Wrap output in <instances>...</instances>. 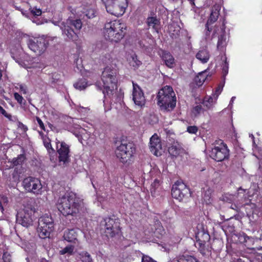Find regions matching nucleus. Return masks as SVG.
<instances>
[{
    "label": "nucleus",
    "instance_id": "f257e3e1",
    "mask_svg": "<svg viewBox=\"0 0 262 262\" xmlns=\"http://www.w3.org/2000/svg\"><path fill=\"white\" fill-rule=\"evenodd\" d=\"M57 208L64 216H76L79 212L80 203L76 193L67 191L58 198Z\"/></svg>",
    "mask_w": 262,
    "mask_h": 262
},
{
    "label": "nucleus",
    "instance_id": "f03ea898",
    "mask_svg": "<svg viewBox=\"0 0 262 262\" xmlns=\"http://www.w3.org/2000/svg\"><path fill=\"white\" fill-rule=\"evenodd\" d=\"M119 73L117 69L109 66L106 67L102 72L101 79L103 82V89L97 83L96 86L102 91L104 97L111 98L115 92L117 86Z\"/></svg>",
    "mask_w": 262,
    "mask_h": 262
},
{
    "label": "nucleus",
    "instance_id": "7ed1b4c3",
    "mask_svg": "<svg viewBox=\"0 0 262 262\" xmlns=\"http://www.w3.org/2000/svg\"><path fill=\"white\" fill-rule=\"evenodd\" d=\"M127 26L121 19H116L106 22L103 28L105 39L111 42H118L125 36Z\"/></svg>",
    "mask_w": 262,
    "mask_h": 262
},
{
    "label": "nucleus",
    "instance_id": "20e7f679",
    "mask_svg": "<svg viewBox=\"0 0 262 262\" xmlns=\"http://www.w3.org/2000/svg\"><path fill=\"white\" fill-rule=\"evenodd\" d=\"M157 104L161 110L169 112L176 105L177 98L172 88L166 85L161 89L157 96Z\"/></svg>",
    "mask_w": 262,
    "mask_h": 262
},
{
    "label": "nucleus",
    "instance_id": "39448f33",
    "mask_svg": "<svg viewBox=\"0 0 262 262\" xmlns=\"http://www.w3.org/2000/svg\"><path fill=\"white\" fill-rule=\"evenodd\" d=\"M81 28L82 22L79 19L74 20L68 19L66 23H62L60 27L62 34L65 35L69 40L75 43L79 39L78 32Z\"/></svg>",
    "mask_w": 262,
    "mask_h": 262
},
{
    "label": "nucleus",
    "instance_id": "423d86ee",
    "mask_svg": "<svg viewBox=\"0 0 262 262\" xmlns=\"http://www.w3.org/2000/svg\"><path fill=\"white\" fill-rule=\"evenodd\" d=\"M135 152L136 146L132 142L121 141L120 145L117 146L116 150L117 158L123 163L130 161Z\"/></svg>",
    "mask_w": 262,
    "mask_h": 262
},
{
    "label": "nucleus",
    "instance_id": "0eeeda50",
    "mask_svg": "<svg viewBox=\"0 0 262 262\" xmlns=\"http://www.w3.org/2000/svg\"><path fill=\"white\" fill-rule=\"evenodd\" d=\"M210 151V157L215 161L221 162L229 158V149L222 140H215Z\"/></svg>",
    "mask_w": 262,
    "mask_h": 262
},
{
    "label": "nucleus",
    "instance_id": "6e6552de",
    "mask_svg": "<svg viewBox=\"0 0 262 262\" xmlns=\"http://www.w3.org/2000/svg\"><path fill=\"white\" fill-rule=\"evenodd\" d=\"M22 186L27 192L36 195H41L44 192L40 180L35 177H28L25 178L22 182Z\"/></svg>",
    "mask_w": 262,
    "mask_h": 262
},
{
    "label": "nucleus",
    "instance_id": "1a4fd4ad",
    "mask_svg": "<svg viewBox=\"0 0 262 262\" xmlns=\"http://www.w3.org/2000/svg\"><path fill=\"white\" fill-rule=\"evenodd\" d=\"M101 224L104 226V232L107 237H113L121 231L119 220L115 216L105 217Z\"/></svg>",
    "mask_w": 262,
    "mask_h": 262
},
{
    "label": "nucleus",
    "instance_id": "9d476101",
    "mask_svg": "<svg viewBox=\"0 0 262 262\" xmlns=\"http://www.w3.org/2000/svg\"><path fill=\"white\" fill-rule=\"evenodd\" d=\"M38 229L41 238L49 236L54 229V222L52 217L48 214L41 216L39 219Z\"/></svg>",
    "mask_w": 262,
    "mask_h": 262
},
{
    "label": "nucleus",
    "instance_id": "9b49d317",
    "mask_svg": "<svg viewBox=\"0 0 262 262\" xmlns=\"http://www.w3.org/2000/svg\"><path fill=\"white\" fill-rule=\"evenodd\" d=\"M172 196L179 201H183L191 195L190 189L184 183L177 181L172 187Z\"/></svg>",
    "mask_w": 262,
    "mask_h": 262
},
{
    "label": "nucleus",
    "instance_id": "f8f14e48",
    "mask_svg": "<svg viewBox=\"0 0 262 262\" xmlns=\"http://www.w3.org/2000/svg\"><path fill=\"white\" fill-rule=\"evenodd\" d=\"M34 212V210L32 208L25 207L17 212L16 216L17 223L25 227H29L32 225Z\"/></svg>",
    "mask_w": 262,
    "mask_h": 262
},
{
    "label": "nucleus",
    "instance_id": "ddd939ff",
    "mask_svg": "<svg viewBox=\"0 0 262 262\" xmlns=\"http://www.w3.org/2000/svg\"><path fill=\"white\" fill-rule=\"evenodd\" d=\"M127 6V0H115L105 8L108 13L118 17L125 13Z\"/></svg>",
    "mask_w": 262,
    "mask_h": 262
},
{
    "label": "nucleus",
    "instance_id": "4468645a",
    "mask_svg": "<svg viewBox=\"0 0 262 262\" xmlns=\"http://www.w3.org/2000/svg\"><path fill=\"white\" fill-rule=\"evenodd\" d=\"M48 45L47 40L42 37L29 39L28 41V46L29 49L39 55L46 51Z\"/></svg>",
    "mask_w": 262,
    "mask_h": 262
},
{
    "label": "nucleus",
    "instance_id": "2eb2a0df",
    "mask_svg": "<svg viewBox=\"0 0 262 262\" xmlns=\"http://www.w3.org/2000/svg\"><path fill=\"white\" fill-rule=\"evenodd\" d=\"M210 238L209 234L204 231H199L196 234V247L203 255L209 252L208 245L207 246L206 244L209 241Z\"/></svg>",
    "mask_w": 262,
    "mask_h": 262
},
{
    "label": "nucleus",
    "instance_id": "dca6fc26",
    "mask_svg": "<svg viewBox=\"0 0 262 262\" xmlns=\"http://www.w3.org/2000/svg\"><path fill=\"white\" fill-rule=\"evenodd\" d=\"M56 152L58 154V160L59 162L64 164L69 162L70 161V146L64 142L57 141L56 142Z\"/></svg>",
    "mask_w": 262,
    "mask_h": 262
},
{
    "label": "nucleus",
    "instance_id": "f3484780",
    "mask_svg": "<svg viewBox=\"0 0 262 262\" xmlns=\"http://www.w3.org/2000/svg\"><path fill=\"white\" fill-rule=\"evenodd\" d=\"M133 100L136 105L142 107L146 102L144 93L137 84L133 82Z\"/></svg>",
    "mask_w": 262,
    "mask_h": 262
},
{
    "label": "nucleus",
    "instance_id": "a211bd4d",
    "mask_svg": "<svg viewBox=\"0 0 262 262\" xmlns=\"http://www.w3.org/2000/svg\"><path fill=\"white\" fill-rule=\"evenodd\" d=\"M221 9V6L217 4L214 5L212 7L211 14L205 25V30H207L206 35H209L210 32L212 31V29L210 26L217 20L220 14Z\"/></svg>",
    "mask_w": 262,
    "mask_h": 262
},
{
    "label": "nucleus",
    "instance_id": "6ab92c4d",
    "mask_svg": "<svg viewBox=\"0 0 262 262\" xmlns=\"http://www.w3.org/2000/svg\"><path fill=\"white\" fill-rule=\"evenodd\" d=\"M149 148L150 151L156 156L158 155L159 150L162 149L161 139L155 134L150 139Z\"/></svg>",
    "mask_w": 262,
    "mask_h": 262
},
{
    "label": "nucleus",
    "instance_id": "aec40b11",
    "mask_svg": "<svg viewBox=\"0 0 262 262\" xmlns=\"http://www.w3.org/2000/svg\"><path fill=\"white\" fill-rule=\"evenodd\" d=\"M150 16L146 18V23L149 28H151L156 32L158 33L161 28V21L158 18L153 12L150 13Z\"/></svg>",
    "mask_w": 262,
    "mask_h": 262
},
{
    "label": "nucleus",
    "instance_id": "412c9836",
    "mask_svg": "<svg viewBox=\"0 0 262 262\" xmlns=\"http://www.w3.org/2000/svg\"><path fill=\"white\" fill-rule=\"evenodd\" d=\"M151 232L152 236L160 239L165 234V231L161 222L157 221L151 226Z\"/></svg>",
    "mask_w": 262,
    "mask_h": 262
},
{
    "label": "nucleus",
    "instance_id": "4be33fe9",
    "mask_svg": "<svg viewBox=\"0 0 262 262\" xmlns=\"http://www.w3.org/2000/svg\"><path fill=\"white\" fill-rule=\"evenodd\" d=\"M161 58L167 67L172 68L174 67V58L170 52L163 50L162 51Z\"/></svg>",
    "mask_w": 262,
    "mask_h": 262
},
{
    "label": "nucleus",
    "instance_id": "5701e85b",
    "mask_svg": "<svg viewBox=\"0 0 262 262\" xmlns=\"http://www.w3.org/2000/svg\"><path fill=\"white\" fill-rule=\"evenodd\" d=\"M78 234L75 229H68L64 232V239L70 243H74L77 241Z\"/></svg>",
    "mask_w": 262,
    "mask_h": 262
},
{
    "label": "nucleus",
    "instance_id": "b1692460",
    "mask_svg": "<svg viewBox=\"0 0 262 262\" xmlns=\"http://www.w3.org/2000/svg\"><path fill=\"white\" fill-rule=\"evenodd\" d=\"M207 76L208 74L206 71L202 72L194 77L193 82L191 83V84H195L196 86L200 87L203 85L205 81L207 79Z\"/></svg>",
    "mask_w": 262,
    "mask_h": 262
},
{
    "label": "nucleus",
    "instance_id": "393cba45",
    "mask_svg": "<svg viewBox=\"0 0 262 262\" xmlns=\"http://www.w3.org/2000/svg\"><path fill=\"white\" fill-rule=\"evenodd\" d=\"M42 141L43 145L47 149L48 152L49 154L51 160H54V156L56 155V152L55 149L52 146L51 143V140L49 138H48L47 139H45Z\"/></svg>",
    "mask_w": 262,
    "mask_h": 262
},
{
    "label": "nucleus",
    "instance_id": "a878e982",
    "mask_svg": "<svg viewBox=\"0 0 262 262\" xmlns=\"http://www.w3.org/2000/svg\"><path fill=\"white\" fill-rule=\"evenodd\" d=\"M196 58L201 61L203 63L207 62L210 58V54L208 50L203 49L200 50L196 54Z\"/></svg>",
    "mask_w": 262,
    "mask_h": 262
},
{
    "label": "nucleus",
    "instance_id": "bb28decb",
    "mask_svg": "<svg viewBox=\"0 0 262 262\" xmlns=\"http://www.w3.org/2000/svg\"><path fill=\"white\" fill-rule=\"evenodd\" d=\"M128 62L129 65L133 67L135 70L138 69L142 64V62L138 59V56L135 53L130 56Z\"/></svg>",
    "mask_w": 262,
    "mask_h": 262
},
{
    "label": "nucleus",
    "instance_id": "cd10ccee",
    "mask_svg": "<svg viewBox=\"0 0 262 262\" xmlns=\"http://www.w3.org/2000/svg\"><path fill=\"white\" fill-rule=\"evenodd\" d=\"M178 262H200L194 256L190 255H183L177 257Z\"/></svg>",
    "mask_w": 262,
    "mask_h": 262
},
{
    "label": "nucleus",
    "instance_id": "c85d7f7f",
    "mask_svg": "<svg viewBox=\"0 0 262 262\" xmlns=\"http://www.w3.org/2000/svg\"><path fill=\"white\" fill-rule=\"evenodd\" d=\"M88 85V81L85 78L79 79L74 84V88L80 91L85 89Z\"/></svg>",
    "mask_w": 262,
    "mask_h": 262
},
{
    "label": "nucleus",
    "instance_id": "c756f323",
    "mask_svg": "<svg viewBox=\"0 0 262 262\" xmlns=\"http://www.w3.org/2000/svg\"><path fill=\"white\" fill-rule=\"evenodd\" d=\"M216 101L212 96H205L203 99V104L207 109H210L213 107Z\"/></svg>",
    "mask_w": 262,
    "mask_h": 262
},
{
    "label": "nucleus",
    "instance_id": "7c9ffc66",
    "mask_svg": "<svg viewBox=\"0 0 262 262\" xmlns=\"http://www.w3.org/2000/svg\"><path fill=\"white\" fill-rule=\"evenodd\" d=\"M26 159V158L24 154H20L16 158L12 159L11 163L13 166L21 165Z\"/></svg>",
    "mask_w": 262,
    "mask_h": 262
},
{
    "label": "nucleus",
    "instance_id": "2f4dec72",
    "mask_svg": "<svg viewBox=\"0 0 262 262\" xmlns=\"http://www.w3.org/2000/svg\"><path fill=\"white\" fill-rule=\"evenodd\" d=\"M222 228L226 234L228 233H232L235 230L234 225L229 222H224L222 226Z\"/></svg>",
    "mask_w": 262,
    "mask_h": 262
},
{
    "label": "nucleus",
    "instance_id": "473e14b6",
    "mask_svg": "<svg viewBox=\"0 0 262 262\" xmlns=\"http://www.w3.org/2000/svg\"><path fill=\"white\" fill-rule=\"evenodd\" d=\"M181 149L176 145H171L168 148V152L172 156L177 157L181 152Z\"/></svg>",
    "mask_w": 262,
    "mask_h": 262
},
{
    "label": "nucleus",
    "instance_id": "72a5a7b5",
    "mask_svg": "<svg viewBox=\"0 0 262 262\" xmlns=\"http://www.w3.org/2000/svg\"><path fill=\"white\" fill-rule=\"evenodd\" d=\"M79 255L82 262H93L92 257L88 252L82 251Z\"/></svg>",
    "mask_w": 262,
    "mask_h": 262
},
{
    "label": "nucleus",
    "instance_id": "f704fd0d",
    "mask_svg": "<svg viewBox=\"0 0 262 262\" xmlns=\"http://www.w3.org/2000/svg\"><path fill=\"white\" fill-rule=\"evenodd\" d=\"M27 4L29 5V10L32 15L35 17L39 16L41 15L42 11L40 8H37L36 7H32L28 2H27Z\"/></svg>",
    "mask_w": 262,
    "mask_h": 262
},
{
    "label": "nucleus",
    "instance_id": "c9c22d12",
    "mask_svg": "<svg viewBox=\"0 0 262 262\" xmlns=\"http://www.w3.org/2000/svg\"><path fill=\"white\" fill-rule=\"evenodd\" d=\"M74 250V246L73 245H70L66 246L63 249L60 251V254L63 255L66 253L72 255Z\"/></svg>",
    "mask_w": 262,
    "mask_h": 262
},
{
    "label": "nucleus",
    "instance_id": "e433bc0d",
    "mask_svg": "<svg viewBox=\"0 0 262 262\" xmlns=\"http://www.w3.org/2000/svg\"><path fill=\"white\" fill-rule=\"evenodd\" d=\"M224 85V83H220L215 89V92L212 94V96L214 98L215 100H217L219 95L221 93L223 90Z\"/></svg>",
    "mask_w": 262,
    "mask_h": 262
},
{
    "label": "nucleus",
    "instance_id": "4c0bfd02",
    "mask_svg": "<svg viewBox=\"0 0 262 262\" xmlns=\"http://www.w3.org/2000/svg\"><path fill=\"white\" fill-rule=\"evenodd\" d=\"M84 13L88 18H92L96 16V10L93 8H89L85 10Z\"/></svg>",
    "mask_w": 262,
    "mask_h": 262
},
{
    "label": "nucleus",
    "instance_id": "58836bf2",
    "mask_svg": "<svg viewBox=\"0 0 262 262\" xmlns=\"http://www.w3.org/2000/svg\"><path fill=\"white\" fill-rule=\"evenodd\" d=\"M228 70H229L228 63L227 62V58L225 57V59L224 60V64L223 65V67H222V74H223V77L224 79H225L226 76L228 73Z\"/></svg>",
    "mask_w": 262,
    "mask_h": 262
},
{
    "label": "nucleus",
    "instance_id": "ea45409f",
    "mask_svg": "<svg viewBox=\"0 0 262 262\" xmlns=\"http://www.w3.org/2000/svg\"><path fill=\"white\" fill-rule=\"evenodd\" d=\"M237 236L238 237V242L241 243L245 245V243L246 242V240L248 238V235L244 232L242 233H239Z\"/></svg>",
    "mask_w": 262,
    "mask_h": 262
},
{
    "label": "nucleus",
    "instance_id": "a19ab883",
    "mask_svg": "<svg viewBox=\"0 0 262 262\" xmlns=\"http://www.w3.org/2000/svg\"><path fill=\"white\" fill-rule=\"evenodd\" d=\"M254 238L251 236H248V238L245 245L249 249H254V248L252 247L254 245Z\"/></svg>",
    "mask_w": 262,
    "mask_h": 262
},
{
    "label": "nucleus",
    "instance_id": "79ce46f5",
    "mask_svg": "<svg viewBox=\"0 0 262 262\" xmlns=\"http://www.w3.org/2000/svg\"><path fill=\"white\" fill-rule=\"evenodd\" d=\"M3 262H11V255L8 252H4L3 255Z\"/></svg>",
    "mask_w": 262,
    "mask_h": 262
},
{
    "label": "nucleus",
    "instance_id": "37998d69",
    "mask_svg": "<svg viewBox=\"0 0 262 262\" xmlns=\"http://www.w3.org/2000/svg\"><path fill=\"white\" fill-rule=\"evenodd\" d=\"M14 97L19 104H21L23 103V101H24V99L18 93L15 92L14 93Z\"/></svg>",
    "mask_w": 262,
    "mask_h": 262
},
{
    "label": "nucleus",
    "instance_id": "c03bdc74",
    "mask_svg": "<svg viewBox=\"0 0 262 262\" xmlns=\"http://www.w3.org/2000/svg\"><path fill=\"white\" fill-rule=\"evenodd\" d=\"M187 131L190 134H195L198 131V128L196 126H188Z\"/></svg>",
    "mask_w": 262,
    "mask_h": 262
},
{
    "label": "nucleus",
    "instance_id": "a18cd8bd",
    "mask_svg": "<svg viewBox=\"0 0 262 262\" xmlns=\"http://www.w3.org/2000/svg\"><path fill=\"white\" fill-rule=\"evenodd\" d=\"M35 119H36V121L37 122V123L38 124L40 129L46 132L45 124H44L43 122H42V121L41 120V119L39 117H37V116H36Z\"/></svg>",
    "mask_w": 262,
    "mask_h": 262
},
{
    "label": "nucleus",
    "instance_id": "49530a36",
    "mask_svg": "<svg viewBox=\"0 0 262 262\" xmlns=\"http://www.w3.org/2000/svg\"><path fill=\"white\" fill-rule=\"evenodd\" d=\"M0 113L4 115L6 118L10 120H12V116L11 114H8L5 110L0 105Z\"/></svg>",
    "mask_w": 262,
    "mask_h": 262
},
{
    "label": "nucleus",
    "instance_id": "de8ad7c7",
    "mask_svg": "<svg viewBox=\"0 0 262 262\" xmlns=\"http://www.w3.org/2000/svg\"><path fill=\"white\" fill-rule=\"evenodd\" d=\"M161 185V181L160 180L156 179H155L154 181L151 183V188L154 189V191L158 188L160 185Z\"/></svg>",
    "mask_w": 262,
    "mask_h": 262
},
{
    "label": "nucleus",
    "instance_id": "09e8293b",
    "mask_svg": "<svg viewBox=\"0 0 262 262\" xmlns=\"http://www.w3.org/2000/svg\"><path fill=\"white\" fill-rule=\"evenodd\" d=\"M202 110L203 108L202 106L201 105H198L193 107V112L195 116H197L201 113Z\"/></svg>",
    "mask_w": 262,
    "mask_h": 262
},
{
    "label": "nucleus",
    "instance_id": "8fccbe9b",
    "mask_svg": "<svg viewBox=\"0 0 262 262\" xmlns=\"http://www.w3.org/2000/svg\"><path fill=\"white\" fill-rule=\"evenodd\" d=\"M142 262H156L151 258L148 256H143Z\"/></svg>",
    "mask_w": 262,
    "mask_h": 262
},
{
    "label": "nucleus",
    "instance_id": "3c124183",
    "mask_svg": "<svg viewBox=\"0 0 262 262\" xmlns=\"http://www.w3.org/2000/svg\"><path fill=\"white\" fill-rule=\"evenodd\" d=\"M19 89L20 92L23 93L24 94H27V86L26 85H23V84H19Z\"/></svg>",
    "mask_w": 262,
    "mask_h": 262
},
{
    "label": "nucleus",
    "instance_id": "603ef678",
    "mask_svg": "<svg viewBox=\"0 0 262 262\" xmlns=\"http://www.w3.org/2000/svg\"><path fill=\"white\" fill-rule=\"evenodd\" d=\"M38 132L39 136L41 137V139L42 140V141L49 138L47 135L44 134L42 130L38 131Z\"/></svg>",
    "mask_w": 262,
    "mask_h": 262
},
{
    "label": "nucleus",
    "instance_id": "864d4df0",
    "mask_svg": "<svg viewBox=\"0 0 262 262\" xmlns=\"http://www.w3.org/2000/svg\"><path fill=\"white\" fill-rule=\"evenodd\" d=\"M261 233H260V237L259 238H258L257 237L255 238V239L256 241V242H258V240H259L260 241H262V230L261 231ZM260 246H259V247H256V248L258 249V250H262V244H260Z\"/></svg>",
    "mask_w": 262,
    "mask_h": 262
},
{
    "label": "nucleus",
    "instance_id": "5fc2aeb1",
    "mask_svg": "<svg viewBox=\"0 0 262 262\" xmlns=\"http://www.w3.org/2000/svg\"><path fill=\"white\" fill-rule=\"evenodd\" d=\"M225 28V19H224L223 21V23H222V26L221 29L222 30L224 31Z\"/></svg>",
    "mask_w": 262,
    "mask_h": 262
},
{
    "label": "nucleus",
    "instance_id": "6e6d98bb",
    "mask_svg": "<svg viewBox=\"0 0 262 262\" xmlns=\"http://www.w3.org/2000/svg\"><path fill=\"white\" fill-rule=\"evenodd\" d=\"M49 127L52 130H54L55 127L51 123H49Z\"/></svg>",
    "mask_w": 262,
    "mask_h": 262
},
{
    "label": "nucleus",
    "instance_id": "4d7b16f0",
    "mask_svg": "<svg viewBox=\"0 0 262 262\" xmlns=\"http://www.w3.org/2000/svg\"><path fill=\"white\" fill-rule=\"evenodd\" d=\"M192 6L194 5V0H188Z\"/></svg>",
    "mask_w": 262,
    "mask_h": 262
},
{
    "label": "nucleus",
    "instance_id": "13d9d810",
    "mask_svg": "<svg viewBox=\"0 0 262 262\" xmlns=\"http://www.w3.org/2000/svg\"><path fill=\"white\" fill-rule=\"evenodd\" d=\"M222 43V41L221 39H219L217 42V47H219L220 45Z\"/></svg>",
    "mask_w": 262,
    "mask_h": 262
},
{
    "label": "nucleus",
    "instance_id": "bf43d9fd",
    "mask_svg": "<svg viewBox=\"0 0 262 262\" xmlns=\"http://www.w3.org/2000/svg\"><path fill=\"white\" fill-rule=\"evenodd\" d=\"M236 262H245V261L241 258H238V259H237Z\"/></svg>",
    "mask_w": 262,
    "mask_h": 262
},
{
    "label": "nucleus",
    "instance_id": "052dcab7",
    "mask_svg": "<svg viewBox=\"0 0 262 262\" xmlns=\"http://www.w3.org/2000/svg\"><path fill=\"white\" fill-rule=\"evenodd\" d=\"M4 210V208H3V206H2V205L1 204V203L0 204V210L3 211V210Z\"/></svg>",
    "mask_w": 262,
    "mask_h": 262
},
{
    "label": "nucleus",
    "instance_id": "680f3d73",
    "mask_svg": "<svg viewBox=\"0 0 262 262\" xmlns=\"http://www.w3.org/2000/svg\"><path fill=\"white\" fill-rule=\"evenodd\" d=\"M23 128L24 130H27V127L24 125H23Z\"/></svg>",
    "mask_w": 262,
    "mask_h": 262
},
{
    "label": "nucleus",
    "instance_id": "e2e57ef3",
    "mask_svg": "<svg viewBox=\"0 0 262 262\" xmlns=\"http://www.w3.org/2000/svg\"><path fill=\"white\" fill-rule=\"evenodd\" d=\"M21 11L22 14H23V15H25V13H24L23 11H21Z\"/></svg>",
    "mask_w": 262,
    "mask_h": 262
},
{
    "label": "nucleus",
    "instance_id": "0e129e2a",
    "mask_svg": "<svg viewBox=\"0 0 262 262\" xmlns=\"http://www.w3.org/2000/svg\"><path fill=\"white\" fill-rule=\"evenodd\" d=\"M12 175H13V177H14V172L13 173H12Z\"/></svg>",
    "mask_w": 262,
    "mask_h": 262
}]
</instances>
